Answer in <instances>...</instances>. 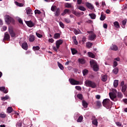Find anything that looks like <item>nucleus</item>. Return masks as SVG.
<instances>
[{"mask_svg": "<svg viewBox=\"0 0 127 127\" xmlns=\"http://www.w3.org/2000/svg\"><path fill=\"white\" fill-rule=\"evenodd\" d=\"M59 24H60V26H61V27H62V28H64V23H63V22H60Z\"/></svg>", "mask_w": 127, "mask_h": 127, "instance_id": "53", "label": "nucleus"}, {"mask_svg": "<svg viewBox=\"0 0 127 127\" xmlns=\"http://www.w3.org/2000/svg\"><path fill=\"white\" fill-rule=\"evenodd\" d=\"M55 11V13H54V14L55 16H59L60 15V13H61L60 8H57Z\"/></svg>", "mask_w": 127, "mask_h": 127, "instance_id": "11", "label": "nucleus"}, {"mask_svg": "<svg viewBox=\"0 0 127 127\" xmlns=\"http://www.w3.org/2000/svg\"><path fill=\"white\" fill-rule=\"evenodd\" d=\"M57 8H57V7L56 6H55V5H53L52 7H51V10H52V11H55V10H56V9H57Z\"/></svg>", "mask_w": 127, "mask_h": 127, "instance_id": "46", "label": "nucleus"}, {"mask_svg": "<svg viewBox=\"0 0 127 127\" xmlns=\"http://www.w3.org/2000/svg\"><path fill=\"white\" fill-rule=\"evenodd\" d=\"M26 24L29 27H33L34 26V23L31 21H29L26 22Z\"/></svg>", "mask_w": 127, "mask_h": 127, "instance_id": "15", "label": "nucleus"}, {"mask_svg": "<svg viewBox=\"0 0 127 127\" xmlns=\"http://www.w3.org/2000/svg\"><path fill=\"white\" fill-rule=\"evenodd\" d=\"M82 73H83V76H86V75H87V74L89 73V71L88 70V69H84L82 71Z\"/></svg>", "mask_w": 127, "mask_h": 127, "instance_id": "39", "label": "nucleus"}, {"mask_svg": "<svg viewBox=\"0 0 127 127\" xmlns=\"http://www.w3.org/2000/svg\"><path fill=\"white\" fill-rule=\"evenodd\" d=\"M12 111H13V109L11 107H9L7 109V113H8V114L12 113Z\"/></svg>", "mask_w": 127, "mask_h": 127, "instance_id": "23", "label": "nucleus"}, {"mask_svg": "<svg viewBox=\"0 0 127 127\" xmlns=\"http://www.w3.org/2000/svg\"><path fill=\"white\" fill-rule=\"evenodd\" d=\"M10 37L8 34L5 33L3 40H9Z\"/></svg>", "mask_w": 127, "mask_h": 127, "instance_id": "20", "label": "nucleus"}, {"mask_svg": "<svg viewBox=\"0 0 127 127\" xmlns=\"http://www.w3.org/2000/svg\"><path fill=\"white\" fill-rule=\"evenodd\" d=\"M36 35H37V37H38L39 38H42V37H43V36L38 33H36Z\"/></svg>", "mask_w": 127, "mask_h": 127, "instance_id": "51", "label": "nucleus"}, {"mask_svg": "<svg viewBox=\"0 0 127 127\" xmlns=\"http://www.w3.org/2000/svg\"><path fill=\"white\" fill-rule=\"evenodd\" d=\"M41 11L39 10L36 9L35 10V14H41Z\"/></svg>", "mask_w": 127, "mask_h": 127, "instance_id": "48", "label": "nucleus"}, {"mask_svg": "<svg viewBox=\"0 0 127 127\" xmlns=\"http://www.w3.org/2000/svg\"><path fill=\"white\" fill-rule=\"evenodd\" d=\"M5 117H6V115L4 114H0V118H1L2 119H4Z\"/></svg>", "mask_w": 127, "mask_h": 127, "instance_id": "54", "label": "nucleus"}, {"mask_svg": "<svg viewBox=\"0 0 127 127\" xmlns=\"http://www.w3.org/2000/svg\"><path fill=\"white\" fill-rule=\"evenodd\" d=\"M111 50H114V51H118L119 48L118 46L116 45H113L111 47Z\"/></svg>", "mask_w": 127, "mask_h": 127, "instance_id": "17", "label": "nucleus"}, {"mask_svg": "<svg viewBox=\"0 0 127 127\" xmlns=\"http://www.w3.org/2000/svg\"><path fill=\"white\" fill-rule=\"evenodd\" d=\"M89 16H90L91 19H95L96 18V14L93 13H91L89 14Z\"/></svg>", "mask_w": 127, "mask_h": 127, "instance_id": "35", "label": "nucleus"}, {"mask_svg": "<svg viewBox=\"0 0 127 127\" xmlns=\"http://www.w3.org/2000/svg\"><path fill=\"white\" fill-rule=\"evenodd\" d=\"M123 101L124 102L125 104L127 105V98L123 99Z\"/></svg>", "mask_w": 127, "mask_h": 127, "instance_id": "63", "label": "nucleus"}, {"mask_svg": "<svg viewBox=\"0 0 127 127\" xmlns=\"http://www.w3.org/2000/svg\"><path fill=\"white\" fill-rule=\"evenodd\" d=\"M107 80H108V76H107V75L102 76V80L103 82H106Z\"/></svg>", "mask_w": 127, "mask_h": 127, "instance_id": "22", "label": "nucleus"}, {"mask_svg": "<svg viewBox=\"0 0 127 127\" xmlns=\"http://www.w3.org/2000/svg\"><path fill=\"white\" fill-rule=\"evenodd\" d=\"M92 124L94 126H96V127L98 126V120L97 119H95L92 121Z\"/></svg>", "mask_w": 127, "mask_h": 127, "instance_id": "29", "label": "nucleus"}, {"mask_svg": "<svg viewBox=\"0 0 127 127\" xmlns=\"http://www.w3.org/2000/svg\"><path fill=\"white\" fill-rule=\"evenodd\" d=\"M77 8L79 9V10H82V11H85V10H86V8L83 6H77Z\"/></svg>", "mask_w": 127, "mask_h": 127, "instance_id": "25", "label": "nucleus"}, {"mask_svg": "<svg viewBox=\"0 0 127 127\" xmlns=\"http://www.w3.org/2000/svg\"><path fill=\"white\" fill-rule=\"evenodd\" d=\"M100 19V20H102V21L105 20V19H106V16L104 15L103 13H101Z\"/></svg>", "mask_w": 127, "mask_h": 127, "instance_id": "32", "label": "nucleus"}, {"mask_svg": "<svg viewBox=\"0 0 127 127\" xmlns=\"http://www.w3.org/2000/svg\"><path fill=\"white\" fill-rule=\"evenodd\" d=\"M116 125L118 126V127H122V124L120 122H116Z\"/></svg>", "mask_w": 127, "mask_h": 127, "instance_id": "57", "label": "nucleus"}, {"mask_svg": "<svg viewBox=\"0 0 127 127\" xmlns=\"http://www.w3.org/2000/svg\"><path fill=\"white\" fill-rule=\"evenodd\" d=\"M74 14H75V15H76V16H78V15H80L81 13H80V12H75L74 13Z\"/></svg>", "mask_w": 127, "mask_h": 127, "instance_id": "60", "label": "nucleus"}, {"mask_svg": "<svg viewBox=\"0 0 127 127\" xmlns=\"http://www.w3.org/2000/svg\"><path fill=\"white\" fill-rule=\"evenodd\" d=\"M111 100L108 98H106L103 100L102 104L103 107L107 108V107H110V106H111Z\"/></svg>", "mask_w": 127, "mask_h": 127, "instance_id": "4", "label": "nucleus"}, {"mask_svg": "<svg viewBox=\"0 0 127 127\" xmlns=\"http://www.w3.org/2000/svg\"><path fill=\"white\" fill-rule=\"evenodd\" d=\"M15 3L16 5H18V6H23V4L20 3L17 1H15Z\"/></svg>", "mask_w": 127, "mask_h": 127, "instance_id": "47", "label": "nucleus"}, {"mask_svg": "<svg viewBox=\"0 0 127 127\" xmlns=\"http://www.w3.org/2000/svg\"><path fill=\"white\" fill-rule=\"evenodd\" d=\"M109 96H117V89H113L109 94Z\"/></svg>", "mask_w": 127, "mask_h": 127, "instance_id": "10", "label": "nucleus"}, {"mask_svg": "<svg viewBox=\"0 0 127 127\" xmlns=\"http://www.w3.org/2000/svg\"><path fill=\"white\" fill-rule=\"evenodd\" d=\"M88 54L89 57H90L91 58H95V55H94V54H93L92 53L89 52L88 53Z\"/></svg>", "mask_w": 127, "mask_h": 127, "instance_id": "34", "label": "nucleus"}, {"mask_svg": "<svg viewBox=\"0 0 127 127\" xmlns=\"http://www.w3.org/2000/svg\"><path fill=\"white\" fill-rule=\"evenodd\" d=\"M92 45H93V43L90 42H88V43H86V46H87L88 48H91Z\"/></svg>", "mask_w": 127, "mask_h": 127, "instance_id": "41", "label": "nucleus"}, {"mask_svg": "<svg viewBox=\"0 0 127 127\" xmlns=\"http://www.w3.org/2000/svg\"><path fill=\"white\" fill-rule=\"evenodd\" d=\"M35 40V37L33 35H30L29 41L30 42H33Z\"/></svg>", "mask_w": 127, "mask_h": 127, "instance_id": "14", "label": "nucleus"}, {"mask_svg": "<svg viewBox=\"0 0 127 127\" xmlns=\"http://www.w3.org/2000/svg\"><path fill=\"white\" fill-rule=\"evenodd\" d=\"M96 37H97V35H96L95 33H92L89 36L88 39L91 41H93V40H95V38H96Z\"/></svg>", "mask_w": 127, "mask_h": 127, "instance_id": "5", "label": "nucleus"}, {"mask_svg": "<svg viewBox=\"0 0 127 127\" xmlns=\"http://www.w3.org/2000/svg\"><path fill=\"white\" fill-rule=\"evenodd\" d=\"M119 86V80H115L114 82V87L117 88Z\"/></svg>", "mask_w": 127, "mask_h": 127, "instance_id": "26", "label": "nucleus"}, {"mask_svg": "<svg viewBox=\"0 0 127 127\" xmlns=\"http://www.w3.org/2000/svg\"><path fill=\"white\" fill-rule=\"evenodd\" d=\"M82 106L84 108H88V103H87L85 100H83Z\"/></svg>", "mask_w": 127, "mask_h": 127, "instance_id": "31", "label": "nucleus"}, {"mask_svg": "<svg viewBox=\"0 0 127 127\" xmlns=\"http://www.w3.org/2000/svg\"><path fill=\"white\" fill-rule=\"evenodd\" d=\"M49 42H50L51 43H53L54 42V39L53 38L49 39Z\"/></svg>", "mask_w": 127, "mask_h": 127, "instance_id": "59", "label": "nucleus"}, {"mask_svg": "<svg viewBox=\"0 0 127 127\" xmlns=\"http://www.w3.org/2000/svg\"><path fill=\"white\" fill-rule=\"evenodd\" d=\"M9 97L7 96H4V97H1V99L2 101H6V100H8V99L9 98Z\"/></svg>", "mask_w": 127, "mask_h": 127, "instance_id": "44", "label": "nucleus"}, {"mask_svg": "<svg viewBox=\"0 0 127 127\" xmlns=\"http://www.w3.org/2000/svg\"><path fill=\"white\" fill-rule=\"evenodd\" d=\"M22 125V124L21 122H17L16 126H17V127H21Z\"/></svg>", "mask_w": 127, "mask_h": 127, "instance_id": "56", "label": "nucleus"}, {"mask_svg": "<svg viewBox=\"0 0 127 127\" xmlns=\"http://www.w3.org/2000/svg\"><path fill=\"white\" fill-rule=\"evenodd\" d=\"M9 33L11 36V37H15V33L13 31V30L12 29H9Z\"/></svg>", "mask_w": 127, "mask_h": 127, "instance_id": "12", "label": "nucleus"}, {"mask_svg": "<svg viewBox=\"0 0 127 127\" xmlns=\"http://www.w3.org/2000/svg\"><path fill=\"white\" fill-rule=\"evenodd\" d=\"M64 21L66 23H70V22H71V20H70V19L69 18H64Z\"/></svg>", "mask_w": 127, "mask_h": 127, "instance_id": "49", "label": "nucleus"}, {"mask_svg": "<svg viewBox=\"0 0 127 127\" xmlns=\"http://www.w3.org/2000/svg\"><path fill=\"white\" fill-rule=\"evenodd\" d=\"M66 13L69 14V13H70V10H69L68 9H64V12L62 13V15H63V16H64V15H65V14H66Z\"/></svg>", "mask_w": 127, "mask_h": 127, "instance_id": "16", "label": "nucleus"}, {"mask_svg": "<svg viewBox=\"0 0 127 127\" xmlns=\"http://www.w3.org/2000/svg\"><path fill=\"white\" fill-rule=\"evenodd\" d=\"M63 43V40H59L56 41V47L57 49H59V48L60 47V45Z\"/></svg>", "mask_w": 127, "mask_h": 127, "instance_id": "6", "label": "nucleus"}, {"mask_svg": "<svg viewBox=\"0 0 127 127\" xmlns=\"http://www.w3.org/2000/svg\"><path fill=\"white\" fill-rule=\"evenodd\" d=\"M82 121H83V116H80L79 117L78 119H77V122L78 123H81L82 122Z\"/></svg>", "mask_w": 127, "mask_h": 127, "instance_id": "43", "label": "nucleus"}, {"mask_svg": "<svg viewBox=\"0 0 127 127\" xmlns=\"http://www.w3.org/2000/svg\"><path fill=\"white\" fill-rule=\"evenodd\" d=\"M92 68L95 72L99 71V66H98V64L94 65V66H92Z\"/></svg>", "mask_w": 127, "mask_h": 127, "instance_id": "27", "label": "nucleus"}, {"mask_svg": "<svg viewBox=\"0 0 127 127\" xmlns=\"http://www.w3.org/2000/svg\"><path fill=\"white\" fill-rule=\"evenodd\" d=\"M82 3V0H77V4H81Z\"/></svg>", "mask_w": 127, "mask_h": 127, "instance_id": "64", "label": "nucleus"}, {"mask_svg": "<svg viewBox=\"0 0 127 127\" xmlns=\"http://www.w3.org/2000/svg\"><path fill=\"white\" fill-rule=\"evenodd\" d=\"M54 38L55 39H58V38H60V33H56L54 35Z\"/></svg>", "mask_w": 127, "mask_h": 127, "instance_id": "36", "label": "nucleus"}, {"mask_svg": "<svg viewBox=\"0 0 127 127\" xmlns=\"http://www.w3.org/2000/svg\"><path fill=\"white\" fill-rule=\"evenodd\" d=\"M118 66V62L116 61H114L113 63V67H117Z\"/></svg>", "mask_w": 127, "mask_h": 127, "instance_id": "55", "label": "nucleus"}, {"mask_svg": "<svg viewBox=\"0 0 127 127\" xmlns=\"http://www.w3.org/2000/svg\"><path fill=\"white\" fill-rule=\"evenodd\" d=\"M65 6L67 8H71V7H72V5L71 4V3H66L65 4Z\"/></svg>", "mask_w": 127, "mask_h": 127, "instance_id": "42", "label": "nucleus"}, {"mask_svg": "<svg viewBox=\"0 0 127 127\" xmlns=\"http://www.w3.org/2000/svg\"><path fill=\"white\" fill-rule=\"evenodd\" d=\"M5 21L8 25L9 24H15V21L13 18L8 15H6L5 18Z\"/></svg>", "mask_w": 127, "mask_h": 127, "instance_id": "1", "label": "nucleus"}, {"mask_svg": "<svg viewBox=\"0 0 127 127\" xmlns=\"http://www.w3.org/2000/svg\"><path fill=\"white\" fill-rule=\"evenodd\" d=\"M84 84L86 87H90V88H92V89H95L97 87V84L95 82L90 80H86Z\"/></svg>", "mask_w": 127, "mask_h": 127, "instance_id": "2", "label": "nucleus"}, {"mask_svg": "<svg viewBox=\"0 0 127 127\" xmlns=\"http://www.w3.org/2000/svg\"><path fill=\"white\" fill-rule=\"evenodd\" d=\"M27 14H32V10L30 8H27L26 9Z\"/></svg>", "mask_w": 127, "mask_h": 127, "instance_id": "21", "label": "nucleus"}, {"mask_svg": "<svg viewBox=\"0 0 127 127\" xmlns=\"http://www.w3.org/2000/svg\"><path fill=\"white\" fill-rule=\"evenodd\" d=\"M114 25H115V27H116V28H119L120 27V24L118 21H115L114 23Z\"/></svg>", "mask_w": 127, "mask_h": 127, "instance_id": "38", "label": "nucleus"}, {"mask_svg": "<svg viewBox=\"0 0 127 127\" xmlns=\"http://www.w3.org/2000/svg\"><path fill=\"white\" fill-rule=\"evenodd\" d=\"M85 5L86 6H87V7L89 8V9H91V10H93V9H94V6H93V5H92V4L89 2H86L85 3Z\"/></svg>", "mask_w": 127, "mask_h": 127, "instance_id": "8", "label": "nucleus"}, {"mask_svg": "<svg viewBox=\"0 0 127 127\" xmlns=\"http://www.w3.org/2000/svg\"><path fill=\"white\" fill-rule=\"evenodd\" d=\"M86 37H83V38H82V42L83 43H85V42H86Z\"/></svg>", "mask_w": 127, "mask_h": 127, "instance_id": "62", "label": "nucleus"}, {"mask_svg": "<svg viewBox=\"0 0 127 127\" xmlns=\"http://www.w3.org/2000/svg\"><path fill=\"white\" fill-rule=\"evenodd\" d=\"M96 106L98 108H101V107H102V103H101V101H96Z\"/></svg>", "mask_w": 127, "mask_h": 127, "instance_id": "37", "label": "nucleus"}, {"mask_svg": "<svg viewBox=\"0 0 127 127\" xmlns=\"http://www.w3.org/2000/svg\"><path fill=\"white\" fill-rule=\"evenodd\" d=\"M110 98L111 100L113 101L114 102H117L118 101V98L117 96H110Z\"/></svg>", "mask_w": 127, "mask_h": 127, "instance_id": "19", "label": "nucleus"}, {"mask_svg": "<svg viewBox=\"0 0 127 127\" xmlns=\"http://www.w3.org/2000/svg\"><path fill=\"white\" fill-rule=\"evenodd\" d=\"M90 64L92 67H94V66H96V65H98V64H97V63L96 62V61L94 60H92L90 61Z\"/></svg>", "mask_w": 127, "mask_h": 127, "instance_id": "13", "label": "nucleus"}, {"mask_svg": "<svg viewBox=\"0 0 127 127\" xmlns=\"http://www.w3.org/2000/svg\"><path fill=\"white\" fill-rule=\"evenodd\" d=\"M78 62L81 64H85V60L83 59H79Z\"/></svg>", "mask_w": 127, "mask_h": 127, "instance_id": "40", "label": "nucleus"}, {"mask_svg": "<svg viewBox=\"0 0 127 127\" xmlns=\"http://www.w3.org/2000/svg\"><path fill=\"white\" fill-rule=\"evenodd\" d=\"M75 89L78 91H82V88L80 86H76Z\"/></svg>", "mask_w": 127, "mask_h": 127, "instance_id": "52", "label": "nucleus"}, {"mask_svg": "<svg viewBox=\"0 0 127 127\" xmlns=\"http://www.w3.org/2000/svg\"><path fill=\"white\" fill-rule=\"evenodd\" d=\"M103 27L104 28H105V29H107L108 28V24L105 23L103 24Z\"/></svg>", "mask_w": 127, "mask_h": 127, "instance_id": "61", "label": "nucleus"}, {"mask_svg": "<svg viewBox=\"0 0 127 127\" xmlns=\"http://www.w3.org/2000/svg\"><path fill=\"white\" fill-rule=\"evenodd\" d=\"M0 91L1 92H3L4 94H7L8 92V90L7 89H5L4 86L0 87Z\"/></svg>", "mask_w": 127, "mask_h": 127, "instance_id": "7", "label": "nucleus"}, {"mask_svg": "<svg viewBox=\"0 0 127 127\" xmlns=\"http://www.w3.org/2000/svg\"><path fill=\"white\" fill-rule=\"evenodd\" d=\"M33 50H34V51H35V50H39V49H40V48L39 47V46H37L36 47H33Z\"/></svg>", "mask_w": 127, "mask_h": 127, "instance_id": "50", "label": "nucleus"}, {"mask_svg": "<svg viewBox=\"0 0 127 127\" xmlns=\"http://www.w3.org/2000/svg\"><path fill=\"white\" fill-rule=\"evenodd\" d=\"M126 24H127V19L123 20L122 21V27L123 28H125L126 27Z\"/></svg>", "mask_w": 127, "mask_h": 127, "instance_id": "28", "label": "nucleus"}, {"mask_svg": "<svg viewBox=\"0 0 127 127\" xmlns=\"http://www.w3.org/2000/svg\"><path fill=\"white\" fill-rule=\"evenodd\" d=\"M113 72L114 74H115V75H117V74H118V73H119V68H118V67L115 68L113 70Z\"/></svg>", "mask_w": 127, "mask_h": 127, "instance_id": "30", "label": "nucleus"}, {"mask_svg": "<svg viewBox=\"0 0 127 127\" xmlns=\"http://www.w3.org/2000/svg\"><path fill=\"white\" fill-rule=\"evenodd\" d=\"M73 32L75 34V35H77V34H82V32H81V31L78 29H74Z\"/></svg>", "mask_w": 127, "mask_h": 127, "instance_id": "18", "label": "nucleus"}, {"mask_svg": "<svg viewBox=\"0 0 127 127\" xmlns=\"http://www.w3.org/2000/svg\"><path fill=\"white\" fill-rule=\"evenodd\" d=\"M68 81L71 85H82L83 84V82L81 81L80 82L79 81H77L73 78H69Z\"/></svg>", "mask_w": 127, "mask_h": 127, "instance_id": "3", "label": "nucleus"}, {"mask_svg": "<svg viewBox=\"0 0 127 127\" xmlns=\"http://www.w3.org/2000/svg\"><path fill=\"white\" fill-rule=\"evenodd\" d=\"M22 48L24 50H27L28 49V45H27V43L24 42L22 44Z\"/></svg>", "mask_w": 127, "mask_h": 127, "instance_id": "9", "label": "nucleus"}, {"mask_svg": "<svg viewBox=\"0 0 127 127\" xmlns=\"http://www.w3.org/2000/svg\"><path fill=\"white\" fill-rule=\"evenodd\" d=\"M53 49L54 50V51H56V52H57L59 49H57V47H53Z\"/></svg>", "mask_w": 127, "mask_h": 127, "instance_id": "58", "label": "nucleus"}, {"mask_svg": "<svg viewBox=\"0 0 127 127\" xmlns=\"http://www.w3.org/2000/svg\"><path fill=\"white\" fill-rule=\"evenodd\" d=\"M127 84H125L124 86L122 87V92L125 93L127 91Z\"/></svg>", "mask_w": 127, "mask_h": 127, "instance_id": "24", "label": "nucleus"}, {"mask_svg": "<svg viewBox=\"0 0 127 127\" xmlns=\"http://www.w3.org/2000/svg\"><path fill=\"white\" fill-rule=\"evenodd\" d=\"M71 50L72 55H75V54H76V53L77 52V50H76L75 49H71Z\"/></svg>", "mask_w": 127, "mask_h": 127, "instance_id": "45", "label": "nucleus"}, {"mask_svg": "<svg viewBox=\"0 0 127 127\" xmlns=\"http://www.w3.org/2000/svg\"><path fill=\"white\" fill-rule=\"evenodd\" d=\"M58 65L61 70H64V66H63V65L62 64H61L59 62H58Z\"/></svg>", "mask_w": 127, "mask_h": 127, "instance_id": "33", "label": "nucleus"}]
</instances>
